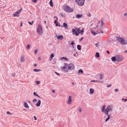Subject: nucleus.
<instances>
[{"label": "nucleus", "instance_id": "f257e3e1", "mask_svg": "<svg viewBox=\"0 0 127 127\" xmlns=\"http://www.w3.org/2000/svg\"><path fill=\"white\" fill-rule=\"evenodd\" d=\"M64 64V66H62L61 68L63 71L65 72H67L69 70H72L74 68V65L72 63H70L68 64L66 63Z\"/></svg>", "mask_w": 127, "mask_h": 127}, {"label": "nucleus", "instance_id": "f03ea898", "mask_svg": "<svg viewBox=\"0 0 127 127\" xmlns=\"http://www.w3.org/2000/svg\"><path fill=\"white\" fill-rule=\"evenodd\" d=\"M112 107L113 106L112 105L108 106L105 110L104 113L105 114H108V112L112 111L113 110Z\"/></svg>", "mask_w": 127, "mask_h": 127}, {"label": "nucleus", "instance_id": "7ed1b4c3", "mask_svg": "<svg viewBox=\"0 0 127 127\" xmlns=\"http://www.w3.org/2000/svg\"><path fill=\"white\" fill-rule=\"evenodd\" d=\"M63 9L65 11L68 13L72 12L73 10L72 9L66 5L64 6Z\"/></svg>", "mask_w": 127, "mask_h": 127}, {"label": "nucleus", "instance_id": "20e7f679", "mask_svg": "<svg viewBox=\"0 0 127 127\" xmlns=\"http://www.w3.org/2000/svg\"><path fill=\"white\" fill-rule=\"evenodd\" d=\"M116 39L119 42L122 43L126 44L127 43V41L126 40L123 39L120 37H117Z\"/></svg>", "mask_w": 127, "mask_h": 127}, {"label": "nucleus", "instance_id": "39448f33", "mask_svg": "<svg viewBox=\"0 0 127 127\" xmlns=\"http://www.w3.org/2000/svg\"><path fill=\"white\" fill-rule=\"evenodd\" d=\"M85 0H76V2L79 6H82L83 5Z\"/></svg>", "mask_w": 127, "mask_h": 127}, {"label": "nucleus", "instance_id": "423d86ee", "mask_svg": "<svg viewBox=\"0 0 127 127\" xmlns=\"http://www.w3.org/2000/svg\"><path fill=\"white\" fill-rule=\"evenodd\" d=\"M37 31L38 33L40 35L42 33V29L41 26L40 25H38L37 26Z\"/></svg>", "mask_w": 127, "mask_h": 127}, {"label": "nucleus", "instance_id": "0eeeda50", "mask_svg": "<svg viewBox=\"0 0 127 127\" xmlns=\"http://www.w3.org/2000/svg\"><path fill=\"white\" fill-rule=\"evenodd\" d=\"M117 61L118 62L122 61L124 59V58L122 56L118 55H116Z\"/></svg>", "mask_w": 127, "mask_h": 127}, {"label": "nucleus", "instance_id": "6e6552de", "mask_svg": "<svg viewBox=\"0 0 127 127\" xmlns=\"http://www.w3.org/2000/svg\"><path fill=\"white\" fill-rule=\"evenodd\" d=\"M98 75L99 77H97V78H98L97 79H99L100 80H101L103 79L104 76L103 74H99Z\"/></svg>", "mask_w": 127, "mask_h": 127}, {"label": "nucleus", "instance_id": "1a4fd4ad", "mask_svg": "<svg viewBox=\"0 0 127 127\" xmlns=\"http://www.w3.org/2000/svg\"><path fill=\"white\" fill-rule=\"evenodd\" d=\"M71 96H70L69 97V98L67 101V103L69 104H71Z\"/></svg>", "mask_w": 127, "mask_h": 127}, {"label": "nucleus", "instance_id": "9d476101", "mask_svg": "<svg viewBox=\"0 0 127 127\" xmlns=\"http://www.w3.org/2000/svg\"><path fill=\"white\" fill-rule=\"evenodd\" d=\"M72 34H75L76 36H77L78 35V33L77 32H76V31L75 30H74L73 29H72Z\"/></svg>", "mask_w": 127, "mask_h": 127}, {"label": "nucleus", "instance_id": "9b49d317", "mask_svg": "<svg viewBox=\"0 0 127 127\" xmlns=\"http://www.w3.org/2000/svg\"><path fill=\"white\" fill-rule=\"evenodd\" d=\"M63 25L65 29H68L67 25L66 23H64Z\"/></svg>", "mask_w": 127, "mask_h": 127}, {"label": "nucleus", "instance_id": "f8f14e48", "mask_svg": "<svg viewBox=\"0 0 127 127\" xmlns=\"http://www.w3.org/2000/svg\"><path fill=\"white\" fill-rule=\"evenodd\" d=\"M20 61L21 62H23L24 61V56H21Z\"/></svg>", "mask_w": 127, "mask_h": 127}, {"label": "nucleus", "instance_id": "ddd939ff", "mask_svg": "<svg viewBox=\"0 0 127 127\" xmlns=\"http://www.w3.org/2000/svg\"><path fill=\"white\" fill-rule=\"evenodd\" d=\"M111 60L112 61H117V56L116 55V57H113L111 58Z\"/></svg>", "mask_w": 127, "mask_h": 127}, {"label": "nucleus", "instance_id": "4468645a", "mask_svg": "<svg viewBox=\"0 0 127 127\" xmlns=\"http://www.w3.org/2000/svg\"><path fill=\"white\" fill-rule=\"evenodd\" d=\"M24 105L25 107L28 108H29V106H28L27 102H25L24 103Z\"/></svg>", "mask_w": 127, "mask_h": 127}, {"label": "nucleus", "instance_id": "2eb2a0df", "mask_svg": "<svg viewBox=\"0 0 127 127\" xmlns=\"http://www.w3.org/2000/svg\"><path fill=\"white\" fill-rule=\"evenodd\" d=\"M107 115L108 117L107 119H106L105 120V122H106L111 117H110V115H109L108 113V114H106Z\"/></svg>", "mask_w": 127, "mask_h": 127}, {"label": "nucleus", "instance_id": "dca6fc26", "mask_svg": "<svg viewBox=\"0 0 127 127\" xmlns=\"http://www.w3.org/2000/svg\"><path fill=\"white\" fill-rule=\"evenodd\" d=\"M41 101L40 100H38V102H37V104H36V106H39L41 104Z\"/></svg>", "mask_w": 127, "mask_h": 127}, {"label": "nucleus", "instance_id": "f3484780", "mask_svg": "<svg viewBox=\"0 0 127 127\" xmlns=\"http://www.w3.org/2000/svg\"><path fill=\"white\" fill-rule=\"evenodd\" d=\"M57 37L59 39H60L61 40L63 39V36L62 35H61L60 36H58Z\"/></svg>", "mask_w": 127, "mask_h": 127}, {"label": "nucleus", "instance_id": "a211bd4d", "mask_svg": "<svg viewBox=\"0 0 127 127\" xmlns=\"http://www.w3.org/2000/svg\"><path fill=\"white\" fill-rule=\"evenodd\" d=\"M105 105H103L102 106V111L103 112H104V113L105 109Z\"/></svg>", "mask_w": 127, "mask_h": 127}, {"label": "nucleus", "instance_id": "6ab92c4d", "mask_svg": "<svg viewBox=\"0 0 127 127\" xmlns=\"http://www.w3.org/2000/svg\"><path fill=\"white\" fill-rule=\"evenodd\" d=\"M82 16V15L81 14H78L76 16V18H79Z\"/></svg>", "mask_w": 127, "mask_h": 127}, {"label": "nucleus", "instance_id": "aec40b11", "mask_svg": "<svg viewBox=\"0 0 127 127\" xmlns=\"http://www.w3.org/2000/svg\"><path fill=\"white\" fill-rule=\"evenodd\" d=\"M90 91L91 94H93L94 92V91L93 89L91 88L90 89Z\"/></svg>", "mask_w": 127, "mask_h": 127}, {"label": "nucleus", "instance_id": "412c9836", "mask_svg": "<svg viewBox=\"0 0 127 127\" xmlns=\"http://www.w3.org/2000/svg\"><path fill=\"white\" fill-rule=\"evenodd\" d=\"M95 57L98 58L99 57V54L98 52H96L95 55Z\"/></svg>", "mask_w": 127, "mask_h": 127}, {"label": "nucleus", "instance_id": "4be33fe9", "mask_svg": "<svg viewBox=\"0 0 127 127\" xmlns=\"http://www.w3.org/2000/svg\"><path fill=\"white\" fill-rule=\"evenodd\" d=\"M18 15V13L16 12L13 14V15L14 17H16Z\"/></svg>", "mask_w": 127, "mask_h": 127}, {"label": "nucleus", "instance_id": "5701e85b", "mask_svg": "<svg viewBox=\"0 0 127 127\" xmlns=\"http://www.w3.org/2000/svg\"><path fill=\"white\" fill-rule=\"evenodd\" d=\"M75 29H74V30H75L77 32V31H80V28H76L75 27Z\"/></svg>", "mask_w": 127, "mask_h": 127}, {"label": "nucleus", "instance_id": "b1692460", "mask_svg": "<svg viewBox=\"0 0 127 127\" xmlns=\"http://www.w3.org/2000/svg\"><path fill=\"white\" fill-rule=\"evenodd\" d=\"M54 57V55L53 54H51L50 56V59L51 60H52V58Z\"/></svg>", "mask_w": 127, "mask_h": 127}, {"label": "nucleus", "instance_id": "393cba45", "mask_svg": "<svg viewBox=\"0 0 127 127\" xmlns=\"http://www.w3.org/2000/svg\"><path fill=\"white\" fill-rule=\"evenodd\" d=\"M91 33H92V35H95L96 34V32H94L93 31H91Z\"/></svg>", "mask_w": 127, "mask_h": 127}, {"label": "nucleus", "instance_id": "a878e982", "mask_svg": "<svg viewBox=\"0 0 127 127\" xmlns=\"http://www.w3.org/2000/svg\"><path fill=\"white\" fill-rule=\"evenodd\" d=\"M78 72L79 73L82 74L83 72V71L82 70L80 69L78 70Z\"/></svg>", "mask_w": 127, "mask_h": 127}, {"label": "nucleus", "instance_id": "bb28decb", "mask_svg": "<svg viewBox=\"0 0 127 127\" xmlns=\"http://www.w3.org/2000/svg\"><path fill=\"white\" fill-rule=\"evenodd\" d=\"M33 70L35 72H39L40 71V70L37 69H34Z\"/></svg>", "mask_w": 127, "mask_h": 127}, {"label": "nucleus", "instance_id": "cd10ccee", "mask_svg": "<svg viewBox=\"0 0 127 127\" xmlns=\"http://www.w3.org/2000/svg\"><path fill=\"white\" fill-rule=\"evenodd\" d=\"M99 82L100 83H101V82H101L100 80H92L91 81V82Z\"/></svg>", "mask_w": 127, "mask_h": 127}, {"label": "nucleus", "instance_id": "c85d7f7f", "mask_svg": "<svg viewBox=\"0 0 127 127\" xmlns=\"http://www.w3.org/2000/svg\"><path fill=\"white\" fill-rule=\"evenodd\" d=\"M49 3H50V5L51 6H53V3L52 1V0H50V2Z\"/></svg>", "mask_w": 127, "mask_h": 127}, {"label": "nucleus", "instance_id": "c756f323", "mask_svg": "<svg viewBox=\"0 0 127 127\" xmlns=\"http://www.w3.org/2000/svg\"><path fill=\"white\" fill-rule=\"evenodd\" d=\"M56 24V26H61L62 27V28H63V26H61V25H58V23H57Z\"/></svg>", "mask_w": 127, "mask_h": 127}, {"label": "nucleus", "instance_id": "7c9ffc66", "mask_svg": "<svg viewBox=\"0 0 127 127\" xmlns=\"http://www.w3.org/2000/svg\"><path fill=\"white\" fill-rule=\"evenodd\" d=\"M71 44L72 45V48H74V45H75V43H74V41H72V42H71Z\"/></svg>", "mask_w": 127, "mask_h": 127}, {"label": "nucleus", "instance_id": "2f4dec72", "mask_svg": "<svg viewBox=\"0 0 127 127\" xmlns=\"http://www.w3.org/2000/svg\"><path fill=\"white\" fill-rule=\"evenodd\" d=\"M95 45L96 46V47H99L100 46L99 45V43H97L95 44Z\"/></svg>", "mask_w": 127, "mask_h": 127}, {"label": "nucleus", "instance_id": "473e14b6", "mask_svg": "<svg viewBox=\"0 0 127 127\" xmlns=\"http://www.w3.org/2000/svg\"><path fill=\"white\" fill-rule=\"evenodd\" d=\"M100 22L101 23V26H102V27H103L102 25L103 24V21H99V23H100Z\"/></svg>", "mask_w": 127, "mask_h": 127}, {"label": "nucleus", "instance_id": "72a5a7b5", "mask_svg": "<svg viewBox=\"0 0 127 127\" xmlns=\"http://www.w3.org/2000/svg\"><path fill=\"white\" fill-rule=\"evenodd\" d=\"M112 85L111 84H107V86L108 87H110Z\"/></svg>", "mask_w": 127, "mask_h": 127}, {"label": "nucleus", "instance_id": "f704fd0d", "mask_svg": "<svg viewBox=\"0 0 127 127\" xmlns=\"http://www.w3.org/2000/svg\"><path fill=\"white\" fill-rule=\"evenodd\" d=\"M34 21H32V22H29V24L30 25H32Z\"/></svg>", "mask_w": 127, "mask_h": 127}, {"label": "nucleus", "instance_id": "c9c22d12", "mask_svg": "<svg viewBox=\"0 0 127 127\" xmlns=\"http://www.w3.org/2000/svg\"><path fill=\"white\" fill-rule=\"evenodd\" d=\"M36 83L37 84H39L40 83V82L39 81H36Z\"/></svg>", "mask_w": 127, "mask_h": 127}, {"label": "nucleus", "instance_id": "e433bc0d", "mask_svg": "<svg viewBox=\"0 0 127 127\" xmlns=\"http://www.w3.org/2000/svg\"><path fill=\"white\" fill-rule=\"evenodd\" d=\"M80 32H84V29H82V30H80Z\"/></svg>", "mask_w": 127, "mask_h": 127}, {"label": "nucleus", "instance_id": "4c0bfd02", "mask_svg": "<svg viewBox=\"0 0 127 127\" xmlns=\"http://www.w3.org/2000/svg\"><path fill=\"white\" fill-rule=\"evenodd\" d=\"M34 51V53L35 54H36L37 52V51L36 50H35Z\"/></svg>", "mask_w": 127, "mask_h": 127}, {"label": "nucleus", "instance_id": "58836bf2", "mask_svg": "<svg viewBox=\"0 0 127 127\" xmlns=\"http://www.w3.org/2000/svg\"><path fill=\"white\" fill-rule=\"evenodd\" d=\"M15 73H13V74H12V77H14L15 76Z\"/></svg>", "mask_w": 127, "mask_h": 127}, {"label": "nucleus", "instance_id": "ea45409f", "mask_svg": "<svg viewBox=\"0 0 127 127\" xmlns=\"http://www.w3.org/2000/svg\"><path fill=\"white\" fill-rule=\"evenodd\" d=\"M33 94L37 96V95L36 93L35 92L33 93Z\"/></svg>", "mask_w": 127, "mask_h": 127}, {"label": "nucleus", "instance_id": "a19ab883", "mask_svg": "<svg viewBox=\"0 0 127 127\" xmlns=\"http://www.w3.org/2000/svg\"><path fill=\"white\" fill-rule=\"evenodd\" d=\"M77 48H81V46L80 45H78L77 46Z\"/></svg>", "mask_w": 127, "mask_h": 127}, {"label": "nucleus", "instance_id": "79ce46f5", "mask_svg": "<svg viewBox=\"0 0 127 127\" xmlns=\"http://www.w3.org/2000/svg\"><path fill=\"white\" fill-rule=\"evenodd\" d=\"M83 37H82V38H81L79 39V41L80 42L83 39Z\"/></svg>", "mask_w": 127, "mask_h": 127}, {"label": "nucleus", "instance_id": "37998d69", "mask_svg": "<svg viewBox=\"0 0 127 127\" xmlns=\"http://www.w3.org/2000/svg\"><path fill=\"white\" fill-rule=\"evenodd\" d=\"M30 45L29 44H28L26 48H30Z\"/></svg>", "mask_w": 127, "mask_h": 127}, {"label": "nucleus", "instance_id": "c03bdc74", "mask_svg": "<svg viewBox=\"0 0 127 127\" xmlns=\"http://www.w3.org/2000/svg\"><path fill=\"white\" fill-rule=\"evenodd\" d=\"M32 1L33 2H36L37 1V0H32Z\"/></svg>", "mask_w": 127, "mask_h": 127}, {"label": "nucleus", "instance_id": "a18cd8bd", "mask_svg": "<svg viewBox=\"0 0 127 127\" xmlns=\"http://www.w3.org/2000/svg\"><path fill=\"white\" fill-rule=\"evenodd\" d=\"M124 100L125 101H127V99H124V98H123L122 99V100Z\"/></svg>", "mask_w": 127, "mask_h": 127}, {"label": "nucleus", "instance_id": "49530a36", "mask_svg": "<svg viewBox=\"0 0 127 127\" xmlns=\"http://www.w3.org/2000/svg\"><path fill=\"white\" fill-rule=\"evenodd\" d=\"M7 114H9V115H11V113L9 111H7Z\"/></svg>", "mask_w": 127, "mask_h": 127}, {"label": "nucleus", "instance_id": "de8ad7c7", "mask_svg": "<svg viewBox=\"0 0 127 127\" xmlns=\"http://www.w3.org/2000/svg\"><path fill=\"white\" fill-rule=\"evenodd\" d=\"M115 92H117L118 91V89H116L115 90Z\"/></svg>", "mask_w": 127, "mask_h": 127}, {"label": "nucleus", "instance_id": "09e8293b", "mask_svg": "<svg viewBox=\"0 0 127 127\" xmlns=\"http://www.w3.org/2000/svg\"><path fill=\"white\" fill-rule=\"evenodd\" d=\"M37 100L36 99H33V102H35V101H37Z\"/></svg>", "mask_w": 127, "mask_h": 127}, {"label": "nucleus", "instance_id": "8fccbe9b", "mask_svg": "<svg viewBox=\"0 0 127 127\" xmlns=\"http://www.w3.org/2000/svg\"><path fill=\"white\" fill-rule=\"evenodd\" d=\"M79 111L80 112H81V111H82V110L80 108H79Z\"/></svg>", "mask_w": 127, "mask_h": 127}, {"label": "nucleus", "instance_id": "3c124183", "mask_svg": "<svg viewBox=\"0 0 127 127\" xmlns=\"http://www.w3.org/2000/svg\"><path fill=\"white\" fill-rule=\"evenodd\" d=\"M88 16H89V17H90L91 16V14L90 13H89L88 14Z\"/></svg>", "mask_w": 127, "mask_h": 127}, {"label": "nucleus", "instance_id": "603ef678", "mask_svg": "<svg viewBox=\"0 0 127 127\" xmlns=\"http://www.w3.org/2000/svg\"><path fill=\"white\" fill-rule=\"evenodd\" d=\"M34 120H36L37 119H36V117L35 116H34Z\"/></svg>", "mask_w": 127, "mask_h": 127}, {"label": "nucleus", "instance_id": "864d4df0", "mask_svg": "<svg viewBox=\"0 0 127 127\" xmlns=\"http://www.w3.org/2000/svg\"><path fill=\"white\" fill-rule=\"evenodd\" d=\"M57 23V20H56L54 22V23L55 24H56Z\"/></svg>", "mask_w": 127, "mask_h": 127}, {"label": "nucleus", "instance_id": "5fc2aeb1", "mask_svg": "<svg viewBox=\"0 0 127 127\" xmlns=\"http://www.w3.org/2000/svg\"><path fill=\"white\" fill-rule=\"evenodd\" d=\"M124 16H126L127 17V13H125L124 14Z\"/></svg>", "mask_w": 127, "mask_h": 127}, {"label": "nucleus", "instance_id": "6e6d98bb", "mask_svg": "<svg viewBox=\"0 0 127 127\" xmlns=\"http://www.w3.org/2000/svg\"><path fill=\"white\" fill-rule=\"evenodd\" d=\"M41 60V58L40 57H39L38 58V61L40 60Z\"/></svg>", "mask_w": 127, "mask_h": 127}, {"label": "nucleus", "instance_id": "4d7b16f0", "mask_svg": "<svg viewBox=\"0 0 127 127\" xmlns=\"http://www.w3.org/2000/svg\"><path fill=\"white\" fill-rule=\"evenodd\" d=\"M55 73L56 74H57L58 75H60V74L59 73H58V72H56Z\"/></svg>", "mask_w": 127, "mask_h": 127}, {"label": "nucleus", "instance_id": "13d9d810", "mask_svg": "<svg viewBox=\"0 0 127 127\" xmlns=\"http://www.w3.org/2000/svg\"><path fill=\"white\" fill-rule=\"evenodd\" d=\"M107 53L108 54H109L110 53V52L109 51H107Z\"/></svg>", "mask_w": 127, "mask_h": 127}, {"label": "nucleus", "instance_id": "bf43d9fd", "mask_svg": "<svg viewBox=\"0 0 127 127\" xmlns=\"http://www.w3.org/2000/svg\"><path fill=\"white\" fill-rule=\"evenodd\" d=\"M22 8H21V9H19V11L20 12H21L22 11Z\"/></svg>", "mask_w": 127, "mask_h": 127}, {"label": "nucleus", "instance_id": "052dcab7", "mask_svg": "<svg viewBox=\"0 0 127 127\" xmlns=\"http://www.w3.org/2000/svg\"><path fill=\"white\" fill-rule=\"evenodd\" d=\"M60 14L62 16H63L64 15H63V14L62 13H61Z\"/></svg>", "mask_w": 127, "mask_h": 127}, {"label": "nucleus", "instance_id": "680f3d73", "mask_svg": "<svg viewBox=\"0 0 127 127\" xmlns=\"http://www.w3.org/2000/svg\"><path fill=\"white\" fill-rule=\"evenodd\" d=\"M17 12L18 13V14H19V13L20 12L19 11V10H18V11H17Z\"/></svg>", "mask_w": 127, "mask_h": 127}, {"label": "nucleus", "instance_id": "e2e57ef3", "mask_svg": "<svg viewBox=\"0 0 127 127\" xmlns=\"http://www.w3.org/2000/svg\"><path fill=\"white\" fill-rule=\"evenodd\" d=\"M64 58L65 60H67V58L66 57L64 58Z\"/></svg>", "mask_w": 127, "mask_h": 127}, {"label": "nucleus", "instance_id": "0e129e2a", "mask_svg": "<svg viewBox=\"0 0 127 127\" xmlns=\"http://www.w3.org/2000/svg\"><path fill=\"white\" fill-rule=\"evenodd\" d=\"M124 52L126 53H127V50L124 51Z\"/></svg>", "mask_w": 127, "mask_h": 127}, {"label": "nucleus", "instance_id": "69168bd1", "mask_svg": "<svg viewBox=\"0 0 127 127\" xmlns=\"http://www.w3.org/2000/svg\"><path fill=\"white\" fill-rule=\"evenodd\" d=\"M77 32H78V34H80V31H77Z\"/></svg>", "mask_w": 127, "mask_h": 127}, {"label": "nucleus", "instance_id": "338daca9", "mask_svg": "<svg viewBox=\"0 0 127 127\" xmlns=\"http://www.w3.org/2000/svg\"><path fill=\"white\" fill-rule=\"evenodd\" d=\"M78 50H81V48H77Z\"/></svg>", "mask_w": 127, "mask_h": 127}, {"label": "nucleus", "instance_id": "774afa93", "mask_svg": "<svg viewBox=\"0 0 127 127\" xmlns=\"http://www.w3.org/2000/svg\"><path fill=\"white\" fill-rule=\"evenodd\" d=\"M37 66V64H34V66Z\"/></svg>", "mask_w": 127, "mask_h": 127}]
</instances>
